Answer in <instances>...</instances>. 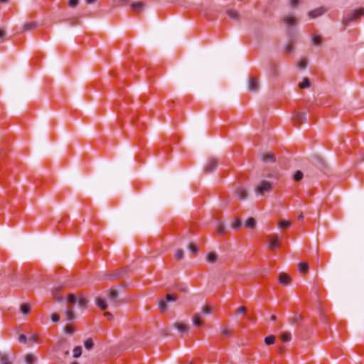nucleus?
I'll return each instance as SVG.
<instances>
[{
	"label": "nucleus",
	"mask_w": 364,
	"mask_h": 364,
	"mask_svg": "<svg viewBox=\"0 0 364 364\" xmlns=\"http://www.w3.org/2000/svg\"><path fill=\"white\" fill-rule=\"evenodd\" d=\"M241 226V221L239 219H236L235 222L231 225L232 229H238Z\"/></svg>",
	"instance_id": "obj_42"
},
{
	"label": "nucleus",
	"mask_w": 364,
	"mask_h": 364,
	"mask_svg": "<svg viewBox=\"0 0 364 364\" xmlns=\"http://www.w3.org/2000/svg\"><path fill=\"white\" fill-rule=\"evenodd\" d=\"M184 252L182 250H178L176 252V257L177 259H182L183 258Z\"/></svg>",
	"instance_id": "obj_43"
},
{
	"label": "nucleus",
	"mask_w": 364,
	"mask_h": 364,
	"mask_svg": "<svg viewBox=\"0 0 364 364\" xmlns=\"http://www.w3.org/2000/svg\"><path fill=\"white\" fill-rule=\"evenodd\" d=\"M280 338L284 342H289L291 340V334L290 332H283L281 333Z\"/></svg>",
	"instance_id": "obj_24"
},
{
	"label": "nucleus",
	"mask_w": 364,
	"mask_h": 364,
	"mask_svg": "<svg viewBox=\"0 0 364 364\" xmlns=\"http://www.w3.org/2000/svg\"><path fill=\"white\" fill-rule=\"evenodd\" d=\"M26 364H34L37 362V357L33 353H28L24 357Z\"/></svg>",
	"instance_id": "obj_15"
},
{
	"label": "nucleus",
	"mask_w": 364,
	"mask_h": 364,
	"mask_svg": "<svg viewBox=\"0 0 364 364\" xmlns=\"http://www.w3.org/2000/svg\"><path fill=\"white\" fill-rule=\"evenodd\" d=\"M9 0H0L1 3H6Z\"/></svg>",
	"instance_id": "obj_61"
},
{
	"label": "nucleus",
	"mask_w": 364,
	"mask_h": 364,
	"mask_svg": "<svg viewBox=\"0 0 364 364\" xmlns=\"http://www.w3.org/2000/svg\"><path fill=\"white\" fill-rule=\"evenodd\" d=\"M363 16H364V9L363 8L354 10L351 13H349L346 15V16L345 17V18L343 21V23L345 26H346L350 22H351L353 21H355Z\"/></svg>",
	"instance_id": "obj_5"
},
{
	"label": "nucleus",
	"mask_w": 364,
	"mask_h": 364,
	"mask_svg": "<svg viewBox=\"0 0 364 364\" xmlns=\"http://www.w3.org/2000/svg\"><path fill=\"white\" fill-rule=\"evenodd\" d=\"M200 62H203L202 56ZM191 79L195 83H202L203 81V69H200V60L196 57L191 59Z\"/></svg>",
	"instance_id": "obj_2"
},
{
	"label": "nucleus",
	"mask_w": 364,
	"mask_h": 364,
	"mask_svg": "<svg viewBox=\"0 0 364 364\" xmlns=\"http://www.w3.org/2000/svg\"><path fill=\"white\" fill-rule=\"evenodd\" d=\"M270 318H271L272 321H275L276 320V316L272 315Z\"/></svg>",
	"instance_id": "obj_59"
},
{
	"label": "nucleus",
	"mask_w": 364,
	"mask_h": 364,
	"mask_svg": "<svg viewBox=\"0 0 364 364\" xmlns=\"http://www.w3.org/2000/svg\"><path fill=\"white\" fill-rule=\"evenodd\" d=\"M193 325L196 326H202L203 321L201 319V316L198 314H195L193 318Z\"/></svg>",
	"instance_id": "obj_25"
},
{
	"label": "nucleus",
	"mask_w": 364,
	"mask_h": 364,
	"mask_svg": "<svg viewBox=\"0 0 364 364\" xmlns=\"http://www.w3.org/2000/svg\"><path fill=\"white\" fill-rule=\"evenodd\" d=\"M31 309V306L28 304H23L20 306V311L23 315H27Z\"/></svg>",
	"instance_id": "obj_22"
},
{
	"label": "nucleus",
	"mask_w": 364,
	"mask_h": 364,
	"mask_svg": "<svg viewBox=\"0 0 364 364\" xmlns=\"http://www.w3.org/2000/svg\"><path fill=\"white\" fill-rule=\"evenodd\" d=\"M217 232L219 234H224L225 232L226 227L222 223H218L216 226Z\"/></svg>",
	"instance_id": "obj_30"
},
{
	"label": "nucleus",
	"mask_w": 364,
	"mask_h": 364,
	"mask_svg": "<svg viewBox=\"0 0 364 364\" xmlns=\"http://www.w3.org/2000/svg\"><path fill=\"white\" fill-rule=\"evenodd\" d=\"M213 307H211L210 306L206 305V315L211 314L213 312Z\"/></svg>",
	"instance_id": "obj_50"
},
{
	"label": "nucleus",
	"mask_w": 364,
	"mask_h": 364,
	"mask_svg": "<svg viewBox=\"0 0 364 364\" xmlns=\"http://www.w3.org/2000/svg\"><path fill=\"white\" fill-rule=\"evenodd\" d=\"M64 331L67 334L72 335L75 332V328L73 326L68 325L65 326Z\"/></svg>",
	"instance_id": "obj_36"
},
{
	"label": "nucleus",
	"mask_w": 364,
	"mask_h": 364,
	"mask_svg": "<svg viewBox=\"0 0 364 364\" xmlns=\"http://www.w3.org/2000/svg\"><path fill=\"white\" fill-rule=\"evenodd\" d=\"M82 354V347L76 346L73 350V357L77 358L81 356Z\"/></svg>",
	"instance_id": "obj_31"
},
{
	"label": "nucleus",
	"mask_w": 364,
	"mask_h": 364,
	"mask_svg": "<svg viewBox=\"0 0 364 364\" xmlns=\"http://www.w3.org/2000/svg\"><path fill=\"white\" fill-rule=\"evenodd\" d=\"M55 299H56L57 301H58V302H61V301H63V296H56Z\"/></svg>",
	"instance_id": "obj_56"
},
{
	"label": "nucleus",
	"mask_w": 364,
	"mask_h": 364,
	"mask_svg": "<svg viewBox=\"0 0 364 364\" xmlns=\"http://www.w3.org/2000/svg\"><path fill=\"white\" fill-rule=\"evenodd\" d=\"M97 0H85L86 3L88 4H94L97 1Z\"/></svg>",
	"instance_id": "obj_55"
},
{
	"label": "nucleus",
	"mask_w": 364,
	"mask_h": 364,
	"mask_svg": "<svg viewBox=\"0 0 364 364\" xmlns=\"http://www.w3.org/2000/svg\"><path fill=\"white\" fill-rule=\"evenodd\" d=\"M298 65H299V68L305 69L307 66V60L306 59L301 60L299 62Z\"/></svg>",
	"instance_id": "obj_41"
},
{
	"label": "nucleus",
	"mask_w": 364,
	"mask_h": 364,
	"mask_svg": "<svg viewBox=\"0 0 364 364\" xmlns=\"http://www.w3.org/2000/svg\"><path fill=\"white\" fill-rule=\"evenodd\" d=\"M6 33L3 29L0 28V38H3L5 36Z\"/></svg>",
	"instance_id": "obj_54"
},
{
	"label": "nucleus",
	"mask_w": 364,
	"mask_h": 364,
	"mask_svg": "<svg viewBox=\"0 0 364 364\" xmlns=\"http://www.w3.org/2000/svg\"><path fill=\"white\" fill-rule=\"evenodd\" d=\"M77 303L80 309L84 310L87 309L88 300L82 294L75 295L74 294H70L68 296V308L65 311V316L66 321H71L76 318L75 312L73 308V305Z\"/></svg>",
	"instance_id": "obj_1"
},
{
	"label": "nucleus",
	"mask_w": 364,
	"mask_h": 364,
	"mask_svg": "<svg viewBox=\"0 0 364 364\" xmlns=\"http://www.w3.org/2000/svg\"><path fill=\"white\" fill-rule=\"evenodd\" d=\"M299 0H290V4L292 7H296L299 4Z\"/></svg>",
	"instance_id": "obj_49"
},
{
	"label": "nucleus",
	"mask_w": 364,
	"mask_h": 364,
	"mask_svg": "<svg viewBox=\"0 0 364 364\" xmlns=\"http://www.w3.org/2000/svg\"><path fill=\"white\" fill-rule=\"evenodd\" d=\"M121 2L126 3L128 0H119Z\"/></svg>",
	"instance_id": "obj_62"
},
{
	"label": "nucleus",
	"mask_w": 364,
	"mask_h": 364,
	"mask_svg": "<svg viewBox=\"0 0 364 364\" xmlns=\"http://www.w3.org/2000/svg\"><path fill=\"white\" fill-rule=\"evenodd\" d=\"M96 304L99 308H100L102 310H105L108 307V304L105 299H102L101 297H98L96 299Z\"/></svg>",
	"instance_id": "obj_17"
},
{
	"label": "nucleus",
	"mask_w": 364,
	"mask_h": 364,
	"mask_svg": "<svg viewBox=\"0 0 364 364\" xmlns=\"http://www.w3.org/2000/svg\"><path fill=\"white\" fill-rule=\"evenodd\" d=\"M312 43L314 46H321L322 43V38L320 36H313L311 38Z\"/></svg>",
	"instance_id": "obj_29"
},
{
	"label": "nucleus",
	"mask_w": 364,
	"mask_h": 364,
	"mask_svg": "<svg viewBox=\"0 0 364 364\" xmlns=\"http://www.w3.org/2000/svg\"><path fill=\"white\" fill-rule=\"evenodd\" d=\"M279 282L282 284L287 285L289 284L290 278L287 274L282 272L279 276Z\"/></svg>",
	"instance_id": "obj_18"
},
{
	"label": "nucleus",
	"mask_w": 364,
	"mask_h": 364,
	"mask_svg": "<svg viewBox=\"0 0 364 364\" xmlns=\"http://www.w3.org/2000/svg\"><path fill=\"white\" fill-rule=\"evenodd\" d=\"M259 89V82L256 77H250L248 81V90L250 92H257Z\"/></svg>",
	"instance_id": "obj_8"
},
{
	"label": "nucleus",
	"mask_w": 364,
	"mask_h": 364,
	"mask_svg": "<svg viewBox=\"0 0 364 364\" xmlns=\"http://www.w3.org/2000/svg\"><path fill=\"white\" fill-rule=\"evenodd\" d=\"M291 225V222L289 220H282L279 223V227L280 228H287Z\"/></svg>",
	"instance_id": "obj_32"
},
{
	"label": "nucleus",
	"mask_w": 364,
	"mask_h": 364,
	"mask_svg": "<svg viewBox=\"0 0 364 364\" xmlns=\"http://www.w3.org/2000/svg\"><path fill=\"white\" fill-rule=\"evenodd\" d=\"M310 82L307 77L304 78L303 81L299 83V87L301 89L309 87Z\"/></svg>",
	"instance_id": "obj_34"
},
{
	"label": "nucleus",
	"mask_w": 364,
	"mask_h": 364,
	"mask_svg": "<svg viewBox=\"0 0 364 364\" xmlns=\"http://www.w3.org/2000/svg\"><path fill=\"white\" fill-rule=\"evenodd\" d=\"M177 299V296L175 294H167L165 297V300L167 302L175 301Z\"/></svg>",
	"instance_id": "obj_38"
},
{
	"label": "nucleus",
	"mask_w": 364,
	"mask_h": 364,
	"mask_svg": "<svg viewBox=\"0 0 364 364\" xmlns=\"http://www.w3.org/2000/svg\"><path fill=\"white\" fill-rule=\"evenodd\" d=\"M271 73L273 75H276V68L274 67H272V69H271Z\"/></svg>",
	"instance_id": "obj_57"
},
{
	"label": "nucleus",
	"mask_w": 364,
	"mask_h": 364,
	"mask_svg": "<svg viewBox=\"0 0 364 364\" xmlns=\"http://www.w3.org/2000/svg\"><path fill=\"white\" fill-rule=\"evenodd\" d=\"M299 220H303L304 219V215L302 214L299 215V217H298Z\"/></svg>",
	"instance_id": "obj_58"
},
{
	"label": "nucleus",
	"mask_w": 364,
	"mask_h": 364,
	"mask_svg": "<svg viewBox=\"0 0 364 364\" xmlns=\"http://www.w3.org/2000/svg\"><path fill=\"white\" fill-rule=\"evenodd\" d=\"M206 260L209 262L210 263H215L218 260V255L217 253L214 252H210L208 256L206 257Z\"/></svg>",
	"instance_id": "obj_21"
},
{
	"label": "nucleus",
	"mask_w": 364,
	"mask_h": 364,
	"mask_svg": "<svg viewBox=\"0 0 364 364\" xmlns=\"http://www.w3.org/2000/svg\"><path fill=\"white\" fill-rule=\"evenodd\" d=\"M230 333V331L228 328H225L223 331V334L225 336H229Z\"/></svg>",
	"instance_id": "obj_51"
},
{
	"label": "nucleus",
	"mask_w": 364,
	"mask_h": 364,
	"mask_svg": "<svg viewBox=\"0 0 364 364\" xmlns=\"http://www.w3.org/2000/svg\"><path fill=\"white\" fill-rule=\"evenodd\" d=\"M268 247L270 250H274L278 245V237L277 235L268 236Z\"/></svg>",
	"instance_id": "obj_13"
},
{
	"label": "nucleus",
	"mask_w": 364,
	"mask_h": 364,
	"mask_svg": "<svg viewBox=\"0 0 364 364\" xmlns=\"http://www.w3.org/2000/svg\"><path fill=\"white\" fill-rule=\"evenodd\" d=\"M246 311V308L245 306H240L237 309V312L238 314H243Z\"/></svg>",
	"instance_id": "obj_48"
},
{
	"label": "nucleus",
	"mask_w": 364,
	"mask_h": 364,
	"mask_svg": "<svg viewBox=\"0 0 364 364\" xmlns=\"http://www.w3.org/2000/svg\"><path fill=\"white\" fill-rule=\"evenodd\" d=\"M28 338L24 335H20L18 337V341L21 343H26L27 341Z\"/></svg>",
	"instance_id": "obj_47"
},
{
	"label": "nucleus",
	"mask_w": 364,
	"mask_h": 364,
	"mask_svg": "<svg viewBox=\"0 0 364 364\" xmlns=\"http://www.w3.org/2000/svg\"><path fill=\"white\" fill-rule=\"evenodd\" d=\"M167 301L166 300H161L159 302V307L162 311H166L168 310V305L166 304Z\"/></svg>",
	"instance_id": "obj_33"
},
{
	"label": "nucleus",
	"mask_w": 364,
	"mask_h": 364,
	"mask_svg": "<svg viewBox=\"0 0 364 364\" xmlns=\"http://www.w3.org/2000/svg\"><path fill=\"white\" fill-rule=\"evenodd\" d=\"M261 156L262 160L265 163L274 161V157L272 153H263Z\"/></svg>",
	"instance_id": "obj_19"
},
{
	"label": "nucleus",
	"mask_w": 364,
	"mask_h": 364,
	"mask_svg": "<svg viewBox=\"0 0 364 364\" xmlns=\"http://www.w3.org/2000/svg\"><path fill=\"white\" fill-rule=\"evenodd\" d=\"M285 50L287 53H291L294 50V47L291 44H288L285 46Z\"/></svg>",
	"instance_id": "obj_46"
},
{
	"label": "nucleus",
	"mask_w": 364,
	"mask_h": 364,
	"mask_svg": "<svg viewBox=\"0 0 364 364\" xmlns=\"http://www.w3.org/2000/svg\"><path fill=\"white\" fill-rule=\"evenodd\" d=\"M36 26V23L35 22H31V23H26L23 25V31H30Z\"/></svg>",
	"instance_id": "obj_28"
},
{
	"label": "nucleus",
	"mask_w": 364,
	"mask_h": 364,
	"mask_svg": "<svg viewBox=\"0 0 364 364\" xmlns=\"http://www.w3.org/2000/svg\"><path fill=\"white\" fill-rule=\"evenodd\" d=\"M298 267H299V270L301 273L302 274H305L308 272L309 270V266H308V264L306 263V262H301L298 265Z\"/></svg>",
	"instance_id": "obj_23"
},
{
	"label": "nucleus",
	"mask_w": 364,
	"mask_h": 364,
	"mask_svg": "<svg viewBox=\"0 0 364 364\" xmlns=\"http://www.w3.org/2000/svg\"><path fill=\"white\" fill-rule=\"evenodd\" d=\"M197 134H198L197 132L194 131L193 133V136L194 137L196 136Z\"/></svg>",
	"instance_id": "obj_60"
},
{
	"label": "nucleus",
	"mask_w": 364,
	"mask_h": 364,
	"mask_svg": "<svg viewBox=\"0 0 364 364\" xmlns=\"http://www.w3.org/2000/svg\"><path fill=\"white\" fill-rule=\"evenodd\" d=\"M173 327L176 328L180 333H187L189 330V326L183 322L176 321L173 323Z\"/></svg>",
	"instance_id": "obj_10"
},
{
	"label": "nucleus",
	"mask_w": 364,
	"mask_h": 364,
	"mask_svg": "<svg viewBox=\"0 0 364 364\" xmlns=\"http://www.w3.org/2000/svg\"><path fill=\"white\" fill-rule=\"evenodd\" d=\"M105 316H107V318H109V319H110V320L113 317L112 314L111 313H109V312H105Z\"/></svg>",
	"instance_id": "obj_53"
},
{
	"label": "nucleus",
	"mask_w": 364,
	"mask_h": 364,
	"mask_svg": "<svg viewBox=\"0 0 364 364\" xmlns=\"http://www.w3.org/2000/svg\"><path fill=\"white\" fill-rule=\"evenodd\" d=\"M36 339H37V336H35V335L31 336L28 338V340H29L30 341H33V342H35V341H36Z\"/></svg>",
	"instance_id": "obj_52"
},
{
	"label": "nucleus",
	"mask_w": 364,
	"mask_h": 364,
	"mask_svg": "<svg viewBox=\"0 0 364 364\" xmlns=\"http://www.w3.org/2000/svg\"><path fill=\"white\" fill-rule=\"evenodd\" d=\"M272 186V182L262 180L255 187V192L257 196H263L265 193L271 191Z\"/></svg>",
	"instance_id": "obj_3"
},
{
	"label": "nucleus",
	"mask_w": 364,
	"mask_h": 364,
	"mask_svg": "<svg viewBox=\"0 0 364 364\" xmlns=\"http://www.w3.org/2000/svg\"><path fill=\"white\" fill-rule=\"evenodd\" d=\"M59 319H60V316H58V314L54 313V314H52L51 320H52L53 322L56 323V322H58L59 321Z\"/></svg>",
	"instance_id": "obj_44"
},
{
	"label": "nucleus",
	"mask_w": 364,
	"mask_h": 364,
	"mask_svg": "<svg viewBox=\"0 0 364 364\" xmlns=\"http://www.w3.org/2000/svg\"><path fill=\"white\" fill-rule=\"evenodd\" d=\"M327 11V9L325 7H319L317 9H315L309 12L308 16L310 18L314 19L316 18L323 14H324Z\"/></svg>",
	"instance_id": "obj_7"
},
{
	"label": "nucleus",
	"mask_w": 364,
	"mask_h": 364,
	"mask_svg": "<svg viewBox=\"0 0 364 364\" xmlns=\"http://www.w3.org/2000/svg\"><path fill=\"white\" fill-rule=\"evenodd\" d=\"M79 4V0H69L70 6L74 8L76 7Z\"/></svg>",
	"instance_id": "obj_45"
},
{
	"label": "nucleus",
	"mask_w": 364,
	"mask_h": 364,
	"mask_svg": "<svg viewBox=\"0 0 364 364\" xmlns=\"http://www.w3.org/2000/svg\"><path fill=\"white\" fill-rule=\"evenodd\" d=\"M202 311H203V312H205V306H203L202 307Z\"/></svg>",
	"instance_id": "obj_63"
},
{
	"label": "nucleus",
	"mask_w": 364,
	"mask_h": 364,
	"mask_svg": "<svg viewBox=\"0 0 364 364\" xmlns=\"http://www.w3.org/2000/svg\"><path fill=\"white\" fill-rule=\"evenodd\" d=\"M293 119L296 124H301L306 122V114L304 112H297L294 114Z\"/></svg>",
	"instance_id": "obj_12"
},
{
	"label": "nucleus",
	"mask_w": 364,
	"mask_h": 364,
	"mask_svg": "<svg viewBox=\"0 0 364 364\" xmlns=\"http://www.w3.org/2000/svg\"><path fill=\"white\" fill-rule=\"evenodd\" d=\"M93 346L94 343L92 338H88L87 340L85 341V347L86 349L90 350L92 348Z\"/></svg>",
	"instance_id": "obj_37"
},
{
	"label": "nucleus",
	"mask_w": 364,
	"mask_h": 364,
	"mask_svg": "<svg viewBox=\"0 0 364 364\" xmlns=\"http://www.w3.org/2000/svg\"><path fill=\"white\" fill-rule=\"evenodd\" d=\"M283 21L288 27L294 26L298 23L296 17L291 14L284 16L283 17Z\"/></svg>",
	"instance_id": "obj_9"
},
{
	"label": "nucleus",
	"mask_w": 364,
	"mask_h": 364,
	"mask_svg": "<svg viewBox=\"0 0 364 364\" xmlns=\"http://www.w3.org/2000/svg\"><path fill=\"white\" fill-rule=\"evenodd\" d=\"M245 225L249 228H254L256 225V221L253 218H250L246 220Z\"/></svg>",
	"instance_id": "obj_27"
},
{
	"label": "nucleus",
	"mask_w": 364,
	"mask_h": 364,
	"mask_svg": "<svg viewBox=\"0 0 364 364\" xmlns=\"http://www.w3.org/2000/svg\"><path fill=\"white\" fill-rule=\"evenodd\" d=\"M236 194L242 200L247 199L248 196L247 190L243 188H238L236 191Z\"/></svg>",
	"instance_id": "obj_16"
},
{
	"label": "nucleus",
	"mask_w": 364,
	"mask_h": 364,
	"mask_svg": "<svg viewBox=\"0 0 364 364\" xmlns=\"http://www.w3.org/2000/svg\"><path fill=\"white\" fill-rule=\"evenodd\" d=\"M0 364H13L10 354L0 350Z\"/></svg>",
	"instance_id": "obj_11"
},
{
	"label": "nucleus",
	"mask_w": 364,
	"mask_h": 364,
	"mask_svg": "<svg viewBox=\"0 0 364 364\" xmlns=\"http://www.w3.org/2000/svg\"><path fill=\"white\" fill-rule=\"evenodd\" d=\"M107 296L113 306H118L123 303L119 298V291L114 288H111L107 291Z\"/></svg>",
	"instance_id": "obj_4"
},
{
	"label": "nucleus",
	"mask_w": 364,
	"mask_h": 364,
	"mask_svg": "<svg viewBox=\"0 0 364 364\" xmlns=\"http://www.w3.org/2000/svg\"><path fill=\"white\" fill-rule=\"evenodd\" d=\"M71 364H79V363H77V362H73Z\"/></svg>",
	"instance_id": "obj_64"
},
{
	"label": "nucleus",
	"mask_w": 364,
	"mask_h": 364,
	"mask_svg": "<svg viewBox=\"0 0 364 364\" xmlns=\"http://www.w3.org/2000/svg\"><path fill=\"white\" fill-rule=\"evenodd\" d=\"M131 7L134 11L142 10L144 9V4L141 1L133 2L131 4Z\"/></svg>",
	"instance_id": "obj_26"
},
{
	"label": "nucleus",
	"mask_w": 364,
	"mask_h": 364,
	"mask_svg": "<svg viewBox=\"0 0 364 364\" xmlns=\"http://www.w3.org/2000/svg\"><path fill=\"white\" fill-rule=\"evenodd\" d=\"M218 161L215 157L210 156L206 161V173L213 172L218 167Z\"/></svg>",
	"instance_id": "obj_6"
},
{
	"label": "nucleus",
	"mask_w": 364,
	"mask_h": 364,
	"mask_svg": "<svg viewBox=\"0 0 364 364\" xmlns=\"http://www.w3.org/2000/svg\"><path fill=\"white\" fill-rule=\"evenodd\" d=\"M226 13H227V15L232 19H234L236 21L240 19L239 13L233 9H228Z\"/></svg>",
	"instance_id": "obj_20"
},
{
	"label": "nucleus",
	"mask_w": 364,
	"mask_h": 364,
	"mask_svg": "<svg viewBox=\"0 0 364 364\" xmlns=\"http://www.w3.org/2000/svg\"><path fill=\"white\" fill-rule=\"evenodd\" d=\"M314 164L319 168H325L327 166L325 159L321 156L315 157Z\"/></svg>",
	"instance_id": "obj_14"
},
{
	"label": "nucleus",
	"mask_w": 364,
	"mask_h": 364,
	"mask_svg": "<svg viewBox=\"0 0 364 364\" xmlns=\"http://www.w3.org/2000/svg\"><path fill=\"white\" fill-rule=\"evenodd\" d=\"M275 337L274 336H269L264 338V342L267 345H272L274 343Z\"/></svg>",
	"instance_id": "obj_39"
},
{
	"label": "nucleus",
	"mask_w": 364,
	"mask_h": 364,
	"mask_svg": "<svg viewBox=\"0 0 364 364\" xmlns=\"http://www.w3.org/2000/svg\"><path fill=\"white\" fill-rule=\"evenodd\" d=\"M188 249L193 254H196L198 252V246L194 243L190 244L188 246Z\"/></svg>",
	"instance_id": "obj_40"
},
{
	"label": "nucleus",
	"mask_w": 364,
	"mask_h": 364,
	"mask_svg": "<svg viewBox=\"0 0 364 364\" xmlns=\"http://www.w3.org/2000/svg\"><path fill=\"white\" fill-rule=\"evenodd\" d=\"M303 173L300 171H296L293 176V178L296 181H299L303 178Z\"/></svg>",
	"instance_id": "obj_35"
}]
</instances>
